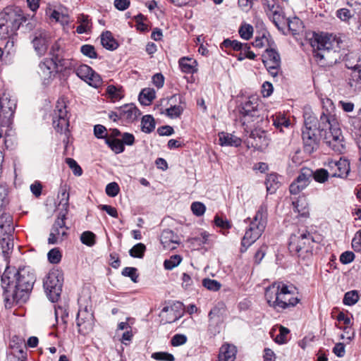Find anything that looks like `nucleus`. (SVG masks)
<instances>
[{"label": "nucleus", "instance_id": "nucleus-15", "mask_svg": "<svg viewBox=\"0 0 361 361\" xmlns=\"http://www.w3.org/2000/svg\"><path fill=\"white\" fill-rule=\"evenodd\" d=\"M312 171L309 169H302L301 173L293 181L289 188L291 194H298L309 185Z\"/></svg>", "mask_w": 361, "mask_h": 361}, {"label": "nucleus", "instance_id": "nucleus-33", "mask_svg": "<svg viewBox=\"0 0 361 361\" xmlns=\"http://www.w3.org/2000/svg\"><path fill=\"white\" fill-rule=\"evenodd\" d=\"M155 128V121L154 118L150 115H145L141 121L142 131L145 133H150Z\"/></svg>", "mask_w": 361, "mask_h": 361}, {"label": "nucleus", "instance_id": "nucleus-20", "mask_svg": "<svg viewBox=\"0 0 361 361\" xmlns=\"http://www.w3.org/2000/svg\"><path fill=\"white\" fill-rule=\"evenodd\" d=\"M140 115V110L133 104H126L119 109V116L127 123H132Z\"/></svg>", "mask_w": 361, "mask_h": 361}, {"label": "nucleus", "instance_id": "nucleus-50", "mask_svg": "<svg viewBox=\"0 0 361 361\" xmlns=\"http://www.w3.org/2000/svg\"><path fill=\"white\" fill-rule=\"evenodd\" d=\"M202 285L208 290L217 291L220 289L221 285L216 280L210 279H204L202 281Z\"/></svg>", "mask_w": 361, "mask_h": 361}, {"label": "nucleus", "instance_id": "nucleus-61", "mask_svg": "<svg viewBox=\"0 0 361 361\" xmlns=\"http://www.w3.org/2000/svg\"><path fill=\"white\" fill-rule=\"evenodd\" d=\"M51 59H54V61L58 63V71L66 69L71 66L69 60L61 58L59 55L51 58Z\"/></svg>", "mask_w": 361, "mask_h": 361}, {"label": "nucleus", "instance_id": "nucleus-55", "mask_svg": "<svg viewBox=\"0 0 361 361\" xmlns=\"http://www.w3.org/2000/svg\"><path fill=\"white\" fill-rule=\"evenodd\" d=\"M49 261L52 264H58L61 259V255L57 248L51 249L47 254Z\"/></svg>", "mask_w": 361, "mask_h": 361}, {"label": "nucleus", "instance_id": "nucleus-10", "mask_svg": "<svg viewBox=\"0 0 361 361\" xmlns=\"http://www.w3.org/2000/svg\"><path fill=\"white\" fill-rule=\"evenodd\" d=\"M53 125L57 132L61 133H66L68 132L69 118L64 99H59L56 102L53 117Z\"/></svg>", "mask_w": 361, "mask_h": 361}, {"label": "nucleus", "instance_id": "nucleus-40", "mask_svg": "<svg viewBox=\"0 0 361 361\" xmlns=\"http://www.w3.org/2000/svg\"><path fill=\"white\" fill-rule=\"evenodd\" d=\"M287 23L289 29L293 32V34L298 33L300 29L302 28V23L297 17L287 19Z\"/></svg>", "mask_w": 361, "mask_h": 361}, {"label": "nucleus", "instance_id": "nucleus-44", "mask_svg": "<svg viewBox=\"0 0 361 361\" xmlns=\"http://www.w3.org/2000/svg\"><path fill=\"white\" fill-rule=\"evenodd\" d=\"M166 114L171 118H178L183 111V107L180 105L171 106L166 110Z\"/></svg>", "mask_w": 361, "mask_h": 361}, {"label": "nucleus", "instance_id": "nucleus-53", "mask_svg": "<svg viewBox=\"0 0 361 361\" xmlns=\"http://www.w3.org/2000/svg\"><path fill=\"white\" fill-rule=\"evenodd\" d=\"M289 333V330L282 326H279V334L274 338V341L279 344L286 343V336Z\"/></svg>", "mask_w": 361, "mask_h": 361}, {"label": "nucleus", "instance_id": "nucleus-21", "mask_svg": "<svg viewBox=\"0 0 361 361\" xmlns=\"http://www.w3.org/2000/svg\"><path fill=\"white\" fill-rule=\"evenodd\" d=\"M237 348L235 345L224 343L219 349L218 356L219 361H235L236 358Z\"/></svg>", "mask_w": 361, "mask_h": 361}, {"label": "nucleus", "instance_id": "nucleus-29", "mask_svg": "<svg viewBox=\"0 0 361 361\" xmlns=\"http://www.w3.org/2000/svg\"><path fill=\"white\" fill-rule=\"evenodd\" d=\"M348 85L355 90H361V68H355L351 73Z\"/></svg>", "mask_w": 361, "mask_h": 361}, {"label": "nucleus", "instance_id": "nucleus-2", "mask_svg": "<svg viewBox=\"0 0 361 361\" xmlns=\"http://www.w3.org/2000/svg\"><path fill=\"white\" fill-rule=\"evenodd\" d=\"M340 42L336 36L329 34L316 35L312 42L314 57L321 66H329L337 60L336 54Z\"/></svg>", "mask_w": 361, "mask_h": 361}, {"label": "nucleus", "instance_id": "nucleus-16", "mask_svg": "<svg viewBox=\"0 0 361 361\" xmlns=\"http://www.w3.org/2000/svg\"><path fill=\"white\" fill-rule=\"evenodd\" d=\"M320 129L312 128L303 129L302 137L304 143V149L308 153L313 152L318 147L319 138L317 133Z\"/></svg>", "mask_w": 361, "mask_h": 361}, {"label": "nucleus", "instance_id": "nucleus-14", "mask_svg": "<svg viewBox=\"0 0 361 361\" xmlns=\"http://www.w3.org/2000/svg\"><path fill=\"white\" fill-rule=\"evenodd\" d=\"M76 75L90 86L98 87L102 84L101 77L89 66L80 65L75 69Z\"/></svg>", "mask_w": 361, "mask_h": 361}, {"label": "nucleus", "instance_id": "nucleus-62", "mask_svg": "<svg viewBox=\"0 0 361 361\" xmlns=\"http://www.w3.org/2000/svg\"><path fill=\"white\" fill-rule=\"evenodd\" d=\"M352 247L355 252H361V232H356L352 240Z\"/></svg>", "mask_w": 361, "mask_h": 361}, {"label": "nucleus", "instance_id": "nucleus-56", "mask_svg": "<svg viewBox=\"0 0 361 361\" xmlns=\"http://www.w3.org/2000/svg\"><path fill=\"white\" fill-rule=\"evenodd\" d=\"M106 92L109 97L114 101L118 100L123 97L121 90L113 85L107 87Z\"/></svg>", "mask_w": 361, "mask_h": 361}, {"label": "nucleus", "instance_id": "nucleus-6", "mask_svg": "<svg viewBox=\"0 0 361 361\" xmlns=\"http://www.w3.org/2000/svg\"><path fill=\"white\" fill-rule=\"evenodd\" d=\"M61 196L62 199L59 202V206L63 207V211L59 213L58 218L52 226L48 238V243L49 244H56L59 241H62L64 237L67 235L68 227L66 226L65 220L68 213L69 194L66 190H63L61 192Z\"/></svg>", "mask_w": 361, "mask_h": 361}, {"label": "nucleus", "instance_id": "nucleus-34", "mask_svg": "<svg viewBox=\"0 0 361 361\" xmlns=\"http://www.w3.org/2000/svg\"><path fill=\"white\" fill-rule=\"evenodd\" d=\"M13 218L8 213L4 212L0 216V229H4L6 233L11 232L13 228Z\"/></svg>", "mask_w": 361, "mask_h": 361}, {"label": "nucleus", "instance_id": "nucleus-51", "mask_svg": "<svg viewBox=\"0 0 361 361\" xmlns=\"http://www.w3.org/2000/svg\"><path fill=\"white\" fill-rule=\"evenodd\" d=\"M152 357L159 361H174L175 358L172 354L166 352H158L152 354Z\"/></svg>", "mask_w": 361, "mask_h": 361}, {"label": "nucleus", "instance_id": "nucleus-47", "mask_svg": "<svg viewBox=\"0 0 361 361\" xmlns=\"http://www.w3.org/2000/svg\"><path fill=\"white\" fill-rule=\"evenodd\" d=\"M273 124L276 128H279L281 130H282L283 127L288 128L290 126V121L285 116H278L276 117H273Z\"/></svg>", "mask_w": 361, "mask_h": 361}, {"label": "nucleus", "instance_id": "nucleus-12", "mask_svg": "<svg viewBox=\"0 0 361 361\" xmlns=\"http://www.w3.org/2000/svg\"><path fill=\"white\" fill-rule=\"evenodd\" d=\"M94 324V315L91 308L87 305L80 307L76 318L78 332L83 335L88 334L92 330Z\"/></svg>", "mask_w": 361, "mask_h": 361}, {"label": "nucleus", "instance_id": "nucleus-11", "mask_svg": "<svg viewBox=\"0 0 361 361\" xmlns=\"http://www.w3.org/2000/svg\"><path fill=\"white\" fill-rule=\"evenodd\" d=\"M262 5L266 15L277 27L285 23L284 9L279 2L276 0H262Z\"/></svg>", "mask_w": 361, "mask_h": 361}, {"label": "nucleus", "instance_id": "nucleus-19", "mask_svg": "<svg viewBox=\"0 0 361 361\" xmlns=\"http://www.w3.org/2000/svg\"><path fill=\"white\" fill-rule=\"evenodd\" d=\"M247 133H250V137L255 140V145L258 149H263L269 145V139L267 137L264 130H262L260 126H255L250 129H245Z\"/></svg>", "mask_w": 361, "mask_h": 361}, {"label": "nucleus", "instance_id": "nucleus-7", "mask_svg": "<svg viewBox=\"0 0 361 361\" xmlns=\"http://www.w3.org/2000/svg\"><path fill=\"white\" fill-rule=\"evenodd\" d=\"M26 20L23 11L19 7H7L0 13V29L6 30L8 35H13Z\"/></svg>", "mask_w": 361, "mask_h": 361}, {"label": "nucleus", "instance_id": "nucleus-32", "mask_svg": "<svg viewBox=\"0 0 361 361\" xmlns=\"http://www.w3.org/2000/svg\"><path fill=\"white\" fill-rule=\"evenodd\" d=\"M78 21L80 23V25L78 26L76 28V31L78 33H86L90 30L92 24L88 16L84 14L80 15V16L78 17Z\"/></svg>", "mask_w": 361, "mask_h": 361}, {"label": "nucleus", "instance_id": "nucleus-17", "mask_svg": "<svg viewBox=\"0 0 361 361\" xmlns=\"http://www.w3.org/2000/svg\"><path fill=\"white\" fill-rule=\"evenodd\" d=\"M49 35L44 30H38L34 33V38L32 41L33 47L39 56L44 55L48 47Z\"/></svg>", "mask_w": 361, "mask_h": 361}, {"label": "nucleus", "instance_id": "nucleus-46", "mask_svg": "<svg viewBox=\"0 0 361 361\" xmlns=\"http://www.w3.org/2000/svg\"><path fill=\"white\" fill-rule=\"evenodd\" d=\"M80 240L87 246H92L95 243V235L91 231H85L80 235Z\"/></svg>", "mask_w": 361, "mask_h": 361}, {"label": "nucleus", "instance_id": "nucleus-42", "mask_svg": "<svg viewBox=\"0 0 361 361\" xmlns=\"http://www.w3.org/2000/svg\"><path fill=\"white\" fill-rule=\"evenodd\" d=\"M1 247L5 256L8 255L13 249V240L10 236L4 238L1 243Z\"/></svg>", "mask_w": 361, "mask_h": 361}, {"label": "nucleus", "instance_id": "nucleus-45", "mask_svg": "<svg viewBox=\"0 0 361 361\" xmlns=\"http://www.w3.org/2000/svg\"><path fill=\"white\" fill-rule=\"evenodd\" d=\"M239 34L243 39L248 40L252 36L253 27L249 24L242 25L239 29Z\"/></svg>", "mask_w": 361, "mask_h": 361}, {"label": "nucleus", "instance_id": "nucleus-30", "mask_svg": "<svg viewBox=\"0 0 361 361\" xmlns=\"http://www.w3.org/2000/svg\"><path fill=\"white\" fill-rule=\"evenodd\" d=\"M265 183L267 191L271 194L274 193L281 185L279 176L274 173L269 174L267 176Z\"/></svg>", "mask_w": 361, "mask_h": 361}, {"label": "nucleus", "instance_id": "nucleus-35", "mask_svg": "<svg viewBox=\"0 0 361 361\" xmlns=\"http://www.w3.org/2000/svg\"><path fill=\"white\" fill-rule=\"evenodd\" d=\"M254 231L248 228L242 239L241 242V252H244L247 248L255 243L259 238H254Z\"/></svg>", "mask_w": 361, "mask_h": 361}, {"label": "nucleus", "instance_id": "nucleus-3", "mask_svg": "<svg viewBox=\"0 0 361 361\" xmlns=\"http://www.w3.org/2000/svg\"><path fill=\"white\" fill-rule=\"evenodd\" d=\"M265 299L268 305L279 311L296 305L299 300L294 288L282 282H274L265 290Z\"/></svg>", "mask_w": 361, "mask_h": 361}, {"label": "nucleus", "instance_id": "nucleus-54", "mask_svg": "<svg viewBox=\"0 0 361 361\" xmlns=\"http://www.w3.org/2000/svg\"><path fill=\"white\" fill-rule=\"evenodd\" d=\"M66 163L68 166L72 169L74 175L80 176L82 173V170L81 167L78 164V163L72 158H66Z\"/></svg>", "mask_w": 361, "mask_h": 361}, {"label": "nucleus", "instance_id": "nucleus-28", "mask_svg": "<svg viewBox=\"0 0 361 361\" xmlns=\"http://www.w3.org/2000/svg\"><path fill=\"white\" fill-rule=\"evenodd\" d=\"M156 92L152 88L143 89L139 95V101L143 105H149L155 98Z\"/></svg>", "mask_w": 361, "mask_h": 361}, {"label": "nucleus", "instance_id": "nucleus-5", "mask_svg": "<svg viewBox=\"0 0 361 361\" xmlns=\"http://www.w3.org/2000/svg\"><path fill=\"white\" fill-rule=\"evenodd\" d=\"M240 113L245 129L261 126L267 118L262 104L255 96L250 97L242 104Z\"/></svg>", "mask_w": 361, "mask_h": 361}, {"label": "nucleus", "instance_id": "nucleus-1", "mask_svg": "<svg viewBox=\"0 0 361 361\" xmlns=\"http://www.w3.org/2000/svg\"><path fill=\"white\" fill-rule=\"evenodd\" d=\"M1 281L5 302L9 305H21L28 300L35 277L29 268L7 267Z\"/></svg>", "mask_w": 361, "mask_h": 361}, {"label": "nucleus", "instance_id": "nucleus-59", "mask_svg": "<svg viewBox=\"0 0 361 361\" xmlns=\"http://www.w3.org/2000/svg\"><path fill=\"white\" fill-rule=\"evenodd\" d=\"M119 186L115 183H110L106 187V192L109 197H116L119 192Z\"/></svg>", "mask_w": 361, "mask_h": 361}, {"label": "nucleus", "instance_id": "nucleus-36", "mask_svg": "<svg viewBox=\"0 0 361 361\" xmlns=\"http://www.w3.org/2000/svg\"><path fill=\"white\" fill-rule=\"evenodd\" d=\"M109 147L116 154L124 151V146L121 140L116 138L106 137L105 140Z\"/></svg>", "mask_w": 361, "mask_h": 361}, {"label": "nucleus", "instance_id": "nucleus-63", "mask_svg": "<svg viewBox=\"0 0 361 361\" xmlns=\"http://www.w3.org/2000/svg\"><path fill=\"white\" fill-rule=\"evenodd\" d=\"M355 258V255L353 252L350 251H346L342 253L340 256V261L343 264H347L353 261Z\"/></svg>", "mask_w": 361, "mask_h": 361}, {"label": "nucleus", "instance_id": "nucleus-60", "mask_svg": "<svg viewBox=\"0 0 361 361\" xmlns=\"http://www.w3.org/2000/svg\"><path fill=\"white\" fill-rule=\"evenodd\" d=\"M187 341V337L183 334H176L171 340V343L173 346H179L185 344Z\"/></svg>", "mask_w": 361, "mask_h": 361}, {"label": "nucleus", "instance_id": "nucleus-25", "mask_svg": "<svg viewBox=\"0 0 361 361\" xmlns=\"http://www.w3.org/2000/svg\"><path fill=\"white\" fill-rule=\"evenodd\" d=\"M263 63L267 66H280L281 59L279 53L274 49H267L263 55Z\"/></svg>", "mask_w": 361, "mask_h": 361}, {"label": "nucleus", "instance_id": "nucleus-39", "mask_svg": "<svg viewBox=\"0 0 361 361\" xmlns=\"http://www.w3.org/2000/svg\"><path fill=\"white\" fill-rule=\"evenodd\" d=\"M181 261L182 257L178 255H175L164 261V267L167 270H172L173 268L178 266Z\"/></svg>", "mask_w": 361, "mask_h": 361}, {"label": "nucleus", "instance_id": "nucleus-38", "mask_svg": "<svg viewBox=\"0 0 361 361\" xmlns=\"http://www.w3.org/2000/svg\"><path fill=\"white\" fill-rule=\"evenodd\" d=\"M145 250H146L145 245L142 243H139L136 244L135 245H134L129 250V254L133 257L142 258Z\"/></svg>", "mask_w": 361, "mask_h": 361}, {"label": "nucleus", "instance_id": "nucleus-24", "mask_svg": "<svg viewBox=\"0 0 361 361\" xmlns=\"http://www.w3.org/2000/svg\"><path fill=\"white\" fill-rule=\"evenodd\" d=\"M295 212L302 217L309 216V204L305 196H300L297 200L293 202Z\"/></svg>", "mask_w": 361, "mask_h": 361}, {"label": "nucleus", "instance_id": "nucleus-31", "mask_svg": "<svg viewBox=\"0 0 361 361\" xmlns=\"http://www.w3.org/2000/svg\"><path fill=\"white\" fill-rule=\"evenodd\" d=\"M318 124L317 118L312 114V112L306 111L304 114V128L311 130L312 128L320 129L321 128Z\"/></svg>", "mask_w": 361, "mask_h": 361}, {"label": "nucleus", "instance_id": "nucleus-37", "mask_svg": "<svg viewBox=\"0 0 361 361\" xmlns=\"http://www.w3.org/2000/svg\"><path fill=\"white\" fill-rule=\"evenodd\" d=\"M180 306H181V304L178 302L177 304H174L173 305L166 306L162 309V310H161L162 315L165 312L166 313L169 312L171 314H173L172 317H169V319H166V322L171 323V322H176L180 317V314H175V308H177Z\"/></svg>", "mask_w": 361, "mask_h": 361}, {"label": "nucleus", "instance_id": "nucleus-57", "mask_svg": "<svg viewBox=\"0 0 361 361\" xmlns=\"http://www.w3.org/2000/svg\"><path fill=\"white\" fill-rule=\"evenodd\" d=\"M122 275L130 278V279L136 283L137 281L138 275L137 269L135 267H126L122 271Z\"/></svg>", "mask_w": 361, "mask_h": 361}, {"label": "nucleus", "instance_id": "nucleus-26", "mask_svg": "<svg viewBox=\"0 0 361 361\" xmlns=\"http://www.w3.org/2000/svg\"><path fill=\"white\" fill-rule=\"evenodd\" d=\"M101 43L103 47L111 51H114L118 47V43L109 31H106L101 35Z\"/></svg>", "mask_w": 361, "mask_h": 361}, {"label": "nucleus", "instance_id": "nucleus-58", "mask_svg": "<svg viewBox=\"0 0 361 361\" xmlns=\"http://www.w3.org/2000/svg\"><path fill=\"white\" fill-rule=\"evenodd\" d=\"M329 173L326 169H318L314 173V178L317 182L324 183L327 180Z\"/></svg>", "mask_w": 361, "mask_h": 361}, {"label": "nucleus", "instance_id": "nucleus-49", "mask_svg": "<svg viewBox=\"0 0 361 361\" xmlns=\"http://www.w3.org/2000/svg\"><path fill=\"white\" fill-rule=\"evenodd\" d=\"M81 53L89 57L90 59H96L97 57V52L94 46L91 44H84L80 47Z\"/></svg>", "mask_w": 361, "mask_h": 361}, {"label": "nucleus", "instance_id": "nucleus-43", "mask_svg": "<svg viewBox=\"0 0 361 361\" xmlns=\"http://www.w3.org/2000/svg\"><path fill=\"white\" fill-rule=\"evenodd\" d=\"M359 300V295L356 290L347 292L343 298V303L346 305H353Z\"/></svg>", "mask_w": 361, "mask_h": 361}, {"label": "nucleus", "instance_id": "nucleus-23", "mask_svg": "<svg viewBox=\"0 0 361 361\" xmlns=\"http://www.w3.org/2000/svg\"><path fill=\"white\" fill-rule=\"evenodd\" d=\"M180 70L186 73H194L197 71V62L193 58L182 57L178 61Z\"/></svg>", "mask_w": 361, "mask_h": 361}, {"label": "nucleus", "instance_id": "nucleus-27", "mask_svg": "<svg viewBox=\"0 0 361 361\" xmlns=\"http://www.w3.org/2000/svg\"><path fill=\"white\" fill-rule=\"evenodd\" d=\"M350 163L348 159L340 158L338 161L336 170L334 171V177L343 178L346 177L350 172Z\"/></svg>", "mask_w": 361, "mask_h": 361}, {"label": "nucleus", "instance_id": "nucleus-4", "mask_svg": "<svg viewBox=\"0 0 361 361\" xmlns=\"http://www.w3.org/2000/svg\"><path fill=\"white\" fill-rule=\"evenodd\" d=\"M319 126L321 132H324L322 135L324 142L334 152L343 153L345 149L344 137L336 116L323 112L320 116Z\"/></svg>", "mask_w": 361, "mask_h": 361}, {"label": "nucleus", "instance_id": "nucleus-9", "mask_svg": "<svg viewBox=\"0 0 361 361\" xmlns=\"http://www.w3.org/2000/svg\"><path fill=\"white\" fill-rule=\"evenodd\" d=\"M313 240L310 233L305 229L299 230L297 233L290 236L289 249L291 252H295L299 257L303 254H307L312 250Z\"/></svg>", "mask_w": 361, "mask_h": 361}, {"label": "nucleus", "instance_id": "nucleus-8", "mask_svg": "<svg viewBox=\"0 0 361 361\" xmlns=\"http://www.w3.org/2000/svg\"><path fill=\"white\" fill-rule=\"evenodd\" d=\"M63 280V274L59 270L49 271L44 280L43 286L47 295L53 302L60 297Z\"/></svg>", "mask_w": 361, "mask_h": 361}, {"label": "nucleus", "instance_id": "nucleus-22", "mask_svg": "<svg viewBox=\"0 0 361 361\" xmlns=\"http://www.w3.org/2000/svg\"><path fill=\"white\" fill-rule=\"evenodd\" d=\"M218 136L219 145L222 147H238L242 142L240 138L228 133L221 132Z\"/></svg>", "mask_w": 361, "mask_h": 361}, {"label": "nucleus", "instance_id": "nucleus-18", "mask_svg": "<svg viewBox=\"0 0 361 361\" xmlns=\"http://www.w3.org/2000/svg\"><path fill=\"white\" fill-rule=\"evenodd\" d=\"M160 240L164 247L169 250L176 249L180 243L179 236L169 229L163 231Z\"/></svg>", "mask_w": 361, "mask_h": 361}, {"label": "nucleus", "instance_id": "nucleus-48", "mask_svg": "<svg viewBox=\"0 0 361 361\" xmlns=\"http://www.w3.org/2000/svg\"><path fill=\"white\" fill-rule=\"evenodd\" d=\"M267 216V207L265 205H261L257 210L253 220L262 222L266 224Z\"/></svg>", "mask_w": 361, "mask_h": 361}, {"label": "nucleus", "instance_id": "nucleus-13", "mask_svg": "<svg viewBox=\"0 0 361 361\" xmlns=\"http://www.w3.org/2000/svg\"><path fill=\"white\" fill-rule=\"evenodd\" d=\"M58 63L54 59H44L39 64V75L44 84H48L58 73Z\"/></svg>", "mask_w": 361, "mask_h": 361}, {"label": "nucleus", "instance_id": "nucleus-41", "mask_svg": "<svg viewBox=\"0 0 361 361\" xmlns=\"http://www.w3.org/2000/svg\"><path fill=\"white\" fill-rule=\"evenodd\" d=\"M266 224L252 220L250 222L249 228L254 231V238H259L265 228Z\"/></svg>", "mask_w": 361, "mask_h": 361}, {"label": "nucleus", "instance_id": "nucleus-52", "mask_svg": "<svg viewBox=\"0 0 361 361\" xmlns=\"http://www.w3.org/2000/svg\"><path fill=\"white\" fill-rule=\"evenodd\" d=\"M191 210L195 216H200L204 214L206 207L200 202H195L191 204Z\"/></svg>", "mask_w": 361, "mask_h": 361}, {"label": "nucleus", "instance_id": "nucleus-64", "mask_svg": "<svg viewBox=\"0 0 361 361\" xmlns=\"http://www.w3.org/2000/svg\"><path fill=\"white\" fill-rule=\"evenodd\" d=\"M106 131V128L104 126H102V125L94 126V134L97 138H99V139L105 138L106 139L107 137Z\"/></svg>", "mask_w": 361, "mask_h": 361}]
</instances>
